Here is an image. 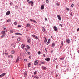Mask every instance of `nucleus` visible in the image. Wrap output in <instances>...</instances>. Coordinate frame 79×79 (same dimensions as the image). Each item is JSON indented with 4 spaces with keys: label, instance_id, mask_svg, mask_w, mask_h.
Wrapping results in <instances>:
<instances>
[{
    "label": "nucleus",
    "instance_id": "nucleus-1",
    "mask_svg": "<svg viewBox=\"0 0 79 79\" xmlns=\"http://www.w3.org/2000/svg\"><path fill=\"white\" fill-rule=\"evenodd\" d=\"M38 62H39V60H35L34 62V65H38Z\"/></svg>",
    "mask_w": 79,
    "mask_h": 79
},
{
    "label": "nucleus",
    "instance_id": "nucleus-2",
    "mask_svg": "<svg viewBox=\"0 0 79 79\" xmlns=\"http://www.w3.org/2000/svg\"><path fill=\"white\" fill-rule=\"evenodd\" d=\"M29 4L31 3V6H34V2L32 1H31L28 2Z\"/></svg>",
    "mask_w": 79,
    "mask_h": 79
},
{
    "label": "nucleus",
    "instance_id": "nucleus-3",
    "mask_svg": "<svg viewBox=\"0 0 79 79\" xmlns=\"http://www.w3.org/2000/svg\"><path fill=\"white\" fill-rule=\"evenodd\" d=\"M53 29L54 30V31H57V30H58V29H57V27H56V26H53Z\"/></svg>",
    "mask_w": 79,
    "mask_h": 79
},
{
    "label": "nucleus",
    "instance_id": "nucleus-4",
    "mask_svg": "<svg viewBox=\"0 0 79 79\" xmlns=\"http://www.w3.org/2000/svg\"><path fill=\"white\" fill-rule=\"evenodd\" d=\"M66 42L68 44H69L70 43V40L68 39H66Z\"/></svg>",
    "mask_w": 79,
    "mask_h": 79
},
{
    "label": "nucleus",
    "instance_id": "nucleus-5",
    "mask_svg": "<svg viewBox=\"0 0 79 79\" xmlns=\"http://www.w3.org/2000/svg\"><path fill=\"white\" fill-rule=\"evenodd\" d=\"M45 61H48V62L50 61V59L49 58H48L45 59Z\"/></svg>",
    "mask_w": 79,
    "mask_h": 79
},
{
    "label": "nucleus",
    "instance_id": "nucleus-6",
    "mask_svg": "<svg viewBox=\"0 0 79 79\" xmlns=\"http://www.w3.org/2000/svg\"><path fill=\"white\" fill-rule=\"evenodd\" d=\"M57 17L58 19L59 20V21H61V17L60 15H58Z\"/></svg>",
    "mask_w": 79,
    "mask_h": 79
},
{
    "label": "nucleus",
    "instance_id": "nucleus-7",
    "mask_svg": "<svg viewBox=\"0 0 79 79\" xmlns=\"http://www.w3.org/2000/svg\"><path fill=\"white\" fill-rule=\"evenodd\" d=\"M42 31L44 32L45 31V27H42Z\"/></svg>",
    "mask_w": 79,
    "mask_h": 79
},
{
    "label": "nucleus",
    "instance_id": "nucleus-8",
    "mask_svg": "<svg viewBox=\"0 0 79 79\" xmlns=\"http://www.w3.org/2000/svg\"><path fill=\"white\" fill-rule=\"evenodd\" d=\"M55 45V43H52V47H54Z\"/></svg>",
    "mask_w": 79,
    "mask_h": 79
},
{
    "label": "nucleus",
    "instance_id": "nucleus-9",
    "mask_svg": "<svg viewBox=\"0 0 79 79\" xmlns=\"http://www.w3.org/2000/svg\"><path fill=\"white\" fill-rule=\"evenodd\" d=\"M5 74H6V73H3L2 74L0 75V77H3V76H4Z\"/></svg>",
    "mask_w": 79,
    "mask_h": 79
},
{
    "label": "nucleus",
    "instance_id": "nucleus-10",
    "mask_svg": "<svg viewBox=\"0 0 79 79\" xmlns=\"http://www.w3.org/2000/svg\"><path fill=\"white\" fill-rule=\"evenodd\" d=\"M44 5H42L41 6V9L44 10Z\"/></svg>",
    "mask_w": 79,
    "mask_h": 79
},
{
    "label": "nucleus",
    "instance_id": "nucleus-11",
    "mask_svg": "<svg viewBox=\"0 0 79 79\" xmlns=\"http://www.w3.org/2000/svg\"><path fill=\"white\" fill-rule=\"evenodd\" d=\"M44 38L45 39V40H44V43L46 44L47 43V39L46 38V37H45L44 36Z\"/></svg>",
    "mask_w": 79,
    "mask_h": 79
},
{
    "label": "nucleus",
    "instance_id": "nucleus-12",
    "mask_svg": "<svg viewBox=\"0 0 79 79\" xmlns=\"http://www.w3.org/2000/svg\"><path fill=\"white\" fill-rule=\"evenodd\" d=\"M10 14V11H8L6 13V15H9Z\"/></svg>",
    "mask_w": 79,
    "mask_h": 79
},
{
    "label": "nucleus",
    "instance_id": "nucleus-13",
    "mask_svg": "<svg viewBox=\"0 0 79 79\" xmlns=\"http://www.w3.org/2000/svg\"><path fill=\"white\" fill-rule=\"evenodd\" d=\"M34 78H35V79H38L39 78V76H34Z\"/></svg>",
    "mask_w": 79,
    "mask_h": 79
},
{
    "label": "nucleus",
    "instance_id": "nucleus-14",
    "mask_svg": "<svg viewBox=\"0 0 79 79\" xmlns=\"http://www.w3.org/2000/svg\"><path fill=\"white\" fill-rule=\"evenodd\" d=\"M27 42L28 43H30V42H31V40L30 39L28 38L27 39Z\"/></svg>",
    "mask_w": 79,
    "mask_h": 79
},
{
    "label": "nucleus",
    "instance_id": "nucleus-15",
    "mask_svg": "<svg viewBox=\"0 0 79 79\" xmlns=\"http://www.w3.org/2000/svg\"><path fill=\"white\" fill-rule=\"evenodd\" d=\"M42 68L43 69H44V70H46V69H47V68H46V67L45 66H42Z\"/></svg>",
    "mask_w": 79,
    "mask_h": 79
},
{
    "label": "nucleus",
    "instance_id": "nucleus-16",
    "mask_svg": "<svg viewBox=\"0 0 79 79\" xmlns=\"http://www.w3.org/2000/svg\"><path fill=\"white\" fill-rule=\"evenodd\" d=\"M22 48H24V47H25V45H24V44H22Z\"/></svg>",
    "mask_w": 79,
    "mask_h": 79
},
{
    "label": "nucleus",
    "instance_id": "nucleus-17",
    "mask_svg": "<svg viewBox=\"0 0 79 79\" xmlns=\"http://www.w3.org/2000/svg\"><path fill=\"white\" fill-rule=\"evenodd\" d=\"M2 34H3V35H4V34H5V31H3L2 32Z\"/></svg>",
    "mask_w": 79,
    "mask_h": 79
},
{
    "label": "nucleus",
    "instance_id": "nucleus-18",
    "mask_svg": "<svg viewBox=\"0 0 79 79\" xmlns=\"http://www.w3.org/2000/svg\"><path fill=\"white\" fill-rule=\"evenodd\" d=\"M19 57H18L16 60V63L18 62V61H19Z\"/></svg>",
    "mask_w": 79,
    "mask_h": 79
},
{
    "label": "nucleus",
    "instance_id": "nucleus-19",
    "mask_svg": "<svg viewBox=\"0 0 79 79\" xmlns=\"http://www.w3.org/2000/svg\"><path fill=\"white\" fill-rule=\"evenodd\" d=\"M37 71H35L34 73V74L35 75V74H37Z\"/></svg>",
    "mask_w": 79,
    "mask_h": 79
},
{
    "label": "nucleus",
    "instance_id": "nucleus-20",
    "mask_svg": "<svg viewBox=\"0 0 79 79\" xmlns=\"http://www.w3.org/2000/svg\"><path fill=\"white\" fill-rule=\"evenodd\" d=\"M27 49H29L30 48V47H29L28 45L27 46Z\"/></svg>",
    "mask_w": 79,
    "mask_h": 79
},
{
    "label": "nucleus",
    "instance_id": "nucleus-21",
    "mask_svg": "<svg viewBox=\"0 0 79 79\" xmlns=\"http://www.w3.org/2000/svg\"><path fill=\"white\" fill-rule=\"evenodd\" d=\"M31 26V25H30V24H27L26 27H29V26Z\"/></svg>",
    "mask_w": 79,
    "mask_h": 79
},
{
    "label": "nucleus",
    "instance_id": "nucleus-22",
    "mask_svg": "<svg viewBox=\"0 0 79 79\" xmlns=\"http://www.w3.org/2000/svg\"><path fill=\"white\" fill-rule=\"evenodd\" d=\"M11 53L12 54H14V53H15V52L13 50L11 51Z\"/></svg>",
    "mask_w": 79,
    "mask_h": 79
},
{
    "label": "nucleus",
    "instance_id": "nucleus-23",
    "mask_svg": "<svg viewBox=\"0 0 79 79\" xmlns=\"http://www.w3.org/2000/svg\"><path fill=\"white\" fill-rule=\"evenodd\" d=\"M30 66H31V63H29L28 65V68H29V67H30Z\"/></svg>",
    "mask_w": 79,
    "mask_h": 79
},
{
    "label": "nucleus",
    "instance_id": "nucleus-24",
    "mask_svg": "<svg viewBox=\"0 0 79 79\" xmlns=\"http://www.w3.org/2000/svg\"><path fill=\"white\" fill-rule=\"evenodd\" d=\"M24 74L25 76H26V75H27V72H24Z\"/></svg>",
    "mask_w": 79,
    "mask_h": 79
},
{
    "label": "nucleus",
    "instance_id": "nucleus-25",
    "mask_svg": "<svg viewBox=\"0 0 79 79\" xmlns=\"http://www.w3.org/2000/svg\"><path fill=\"white\" fill-rule=\"evenodd\" d=\"M38 55H40V54H41V52H40V51H39L38 52Z\"/></svg>",
    "mask_w": 79,
    "mask_h": 79
},
{
    "label": "nucleus",
    "instance_id": "nucleus-26",
    "mask_svg": "<svg viewBox=\"0 0 79 79\" xmlns=\"http://www.w3.org/2000/svg\"><path fill=\"white\" fill-rule=\"evenodd\" d=\"M40 63L42 64H45V62H44L41 61Z\"/></svg>",
    "mask_w": 79,
    "mask_h": 79
},
{
    "label": "nucleus",
    "instance_id": "nucleus-27",
    "mask_svg": "<svg viewBox=\"0 0 79 79\" xmlns=\"http://www.w3.org/2000/svg\"><path fill=\"white\" fill-rule=\"evenodd\" d=\"M21 40V39H20V38H19L17 39V41H20V40Z\"/></svg>",
    "mask_w": 79,
    "mask_h": 79
},
{
    "label": "nucleus",
    "instance_id": "nucleus-28",
    "mask_svg": "<svg viewBox=\"0 0 79 79\" xmlns=\"http://www.w3.org/2000/svg\"><path fill=\"white\" fill-rule=\"evenodd\" d=\"M46 2L47 3H48V2H49V1H48V0H46Z\"/></svg>",
    "mask_w": 79,
    "mask_h": 79
},
{
    "label": "nucleus",
    "instance_id": "nucleus-29",
    "mask_svg": "<svg viewBox=\"0 0 79 79\" xmlns=\"http://www.w3.org/2000/svg\"><path fill=\"white\" fill-rule=\"evenodd\" d=\"M66 10L68 11H69L70 10L69 9V8H66Z\"/></svg>",
    "mask_w": 79,
    "mask_h": 79
},
{
    "label": "nucleus",
    "instance_id": "nucleus-30",
    "mask_svg": "<svg viewBox=\"0 0 79 79\" xmlns=\"http://www.w3.org/2000/svg\"><path fill=\"white\" fill-rule=\"evenodd\" d=\"M33 22H34V23H35V24H37V22H36V21H35V20H33Z\"/></svg>",
    "mask_w": 79,
    "mask_h": 79
},
{
    "label": "nucleus",
    "instance_id": "nucleus-31",
    "mask_svg": "<svg viewBox=\"0 0 79 79\" xmlns=\"http://www.w3.org/2000/svg\"><path fill=\"white\" fill-rule=\"evenodd\" d=\"M33 22H34V23H35V24H37V22H36V21H35V20H33Z\"/></svg>",
    "mask_w": 79,
    "mask_h": 79
},
{
    "label": "nucleus",
    "instance_id": "nucleus-32",
    "mask_svg": "<svg viewBox=\"0 0 79 79\" xmlns=\"http://www.w3.org/2000/svg\"><path fill=\"white\" fill-rule=\"evenodd\" d=\"M14 24H15V25H17V23L16 22H14Z\"/></svg>",
    "mask_w": 79,
    "mask_h": 79
},
{
    "label": "nucleus",
    "instance_id": "nucleus-33",
    "mask_svg": "<svg viewBox=\"0 0 79 79\" xmlns=\"http://www.w3.org/2000/svg\"><path fill=\"white\" fill-rule=\"evenodd\" d=\"M61 44L62 45V46H63V41H61Z\"/></svg>",
    "mask_w": 79,
    "mask_h": 79
},
{
    "label": "nucleus",
    "instance_id": "nucleus-34",
    "mask_svg": "<svg viewBox=\"0 0 79 79\" xmlns=\"http://www.w3.org/2000/svg\"><path fill=\"white\" fill-rule=\"evenodd\" d=\"M7 22H11V20H10V19H8V20H7Z\"/></svg>",
    "mask_w": 79,
    "mask_h": 79
},
{
    "label": "nucleus",
    "instance_id": "nucleus-35",
    "mask_svg": "<svg viewBox=\"0 0 79 79\" xmlns=\"http://www.w3.org/2000/svg\"><path fill=\"white\" fill-rule=\"evenodd\" d=\"M5 34H4V35H2L1 36V37L3 38V37H4V36H5Z\"/></svg>",
    "mask_w": 79,
    "mask_h": 79
},
{
    "label": "nucleus",
    "instance_id": "nucleus-36",
    "mask_svg": "<svg viewBox=\"0 0 79 79\" xmlns=\"http://www.w3.org/2000/svg\"><path fill=\"white\" fill-rule=\"evenodd\" d=\"M60 60H64V57H63L62 58H60Z\"/></svg>",
    "mask_w": 79,
    "mask_h": 79
},
{
    "label": "nucleus",
    "instance_id": "nucleus-37",
    "mask_svg": "<svg viewBox=\"0 0 79 79\" xmlns=\"http://www.w3.org/2000/svg\"><path fill=\"white\" fill-rule=\"evenodd\" d=\"M10 33H13V30H11L10 31Z\"/></svg>",
    "mask_w": 79,
    "mask_h": 79
},
{
    "label": "nucleus",
    "instance_id": "nucleus-38",
    "mask_svg": "<svg viewBox=\"0 0 79 79\" xmlns=\"http://www.w3.org/2000/svg\"><path fill=\"white\" fill-rule=\"evenodd\" d=\"M71 7H73V6H74V4L73 3L71 5Z\"/></svg>",
    "mask_w": 79,
    "mask_h": 79
},
{
    "label": "nucleus",
    "instance_id": "nucleus-39",
    "mask_svg": "<svg viewBox=\"0 0 79 79\" xmlns=\"http://www.w3.org/2000/svg\"><path fill=\"white\" fill-rule=\"evenodd\" d=\"M45 21H47V18L45 17Z\"/></svg>",
    "mask_w": 79,
    "mask_h": 79
},
{
    "label": "nucleus",
    "instance_id": "nucleus-40",
    "mask_svg": "<svg viewBox=\"0 0 79 79\" xmlns=\"http://www.w3.org/2000/svg\"><path fill=\"white\" fill-rule=\"evenodd\" d=\"M30 21H31L32 22L33 21V20H32L31 19H30Z\"/></svg>",
    "mask_w": 79,
    "mask_h": 79
},
{
    "label": "nucleus",
    "instance_id": "nucleus-41",
    "mask_svg": "<svg viewBox=\"0 0 79 79\" xmlns=\"http://www.w3.org/2000/svg\"><path fill=\"white\" fill-rule=\"evenodd\" d=\"M70 16H73V13H72V12H71L70 13Z\"/></svg>",
    "mask_w": 79,
    "mask_h": 79
},
{
    "label": "nucleus",
    "instance_id": "nucleus-42",
    "mask_svg": "<svg viewBox=\"0 0 79 79\" xmlns=\"http://www.w3.org/2000/svg\"><path fill=\"white\" fill-rule=\"evenodd\" d=\"M15 35H19V33H15Z\"/></svg>",
    "mask_w": 79,
    "mask_h": 79
},
{
    "label": "nucleus",
    "instance_id": "nucleus-43",
    "mask_svg": "<svg viewBox=\"0 0 79 79\" xmlns=\"http://www.w3.org/2000/svg\"><path fill=\"white\" fill-rule=\"evenodd\" d=\"M43 56L44 57H45L46 56H45V55L44 54H43Z\"/></svg>",
    "mask_w": 79,
    "mask_h": 79
},
{
    "label": "nucleus",
    "instance_id": "nucleus-44",
    "mask_svg": "<svg viewBox=\"0 0 79 79\" xmlns=\"http://www.w3.org/2000/svg\"><path fill=\"white\" fill-rule=\"evenodd\" d=\"M18 27H21V25H18Z\"/></svg>",
    "mask_w": 79,
    "mask_h": 79
},
{
    "label": "nucleus",
    "instance_id": "nucleus-45",
    "mask_svg": "<svg viewBox=\"0 0 79 79\" xmlns=\"http://www.w3.org/2000/svg\"><path fill=\"white\" fill-rule=\"evenodd\" d=\"M56 5H57V6H59V5H60L59 4V3H57Z\"/></svg>",
    "mask_w": 79,
    "mask_h": 79
},
{
    "label": "nucleus",
    "instance_id": "nucleus-46",
    "mask_svg": "<svg viewBox=\"0 0 79 79\" xmlns=\"http://www.w3.org/2000/svg\"><path fill=\"white\" fill-rule=\"evenodd\" d=\"M10 56L11 58H13V55H10Z\"/></svg>",
    "mask_w": 79,
    "mask_h": 79
},
{
    "label": "nucleus",
    "instance_id": "nucleus-47",
    "mask_svg": "<svg viewBox=\"0 0 79 79\" xmlns=\"http://www.w3.org/2000/svg\"><path fill=\"white\" fill-rule=\"evenodd\" d=\"M32 36L33 37H35V36L34 35H33Z\"/></svg>",
    "mask_w": 79,
    "mask_h": 79
},
{
    "label": "nucleus",
    "instance_id": "nucleus-48",
    "mask_svg": "<svg viewBox=\"0 0 79 79\" xmlns=\"http://www.w3.org/2000/svg\"><path fill=\"white\" fill-rule=\"evenodd\" d=\"M29 58H30V59H31V56H29Z\"/></svg>",
    "mask_w": 79,
    "mask_h": 79
},
{
    "label": "nucleus",
    "instance_id": "nucleus-49",
    "mask_svg": "<svg viewBox=\"0 0 79 79\" xmlns=\"http://www.w3.org/2000/svg\"><path fill=\"white\" fill-rule=\"evenodd\" d=\"M35 39H38V37L37 36H35Z\"/></svg>",
    "mask_w": 79,
    "mask_h": 79
},
{
    "label": "nucleus",
    "instance_id": "nucleus-50",
    "mask_svg": "<svg viewBox=\"0 0 79 79\" xmlns=\"http://www.w3.org/2000/svg\"><path fill=\"white\" fill-rule=\"evenodd\" d=\"M19 35H22V34H21L20 33H19Z\"/></svg>",
    "mask_w": 79,
    "mask_h": 79
},
{
    "label": "nucleus",
    "instance_id": "nucleus-51",
    "mask_svg": "<svg viewBox=\"0 0 79 79\" xmlns=\"http://www.w3.org/2000/svg\"><path fill=\"white\" fill-rule=\"evenodd\" d=\"M60 26H61V27H63V25L62 24H60Z\"/></svg>",
    "mask_w": 79,
    "mask_h": 79
},
{
    "label": "nucleus",
    "instance_id": "nucleus-52",
    "mask_svg": "<svg viewBox=\"0 0 79 79\" xmlns=\"http://www.w3.org/2000/svg\"><path fill=\"white\" fill-rule=\"evenodd\" d=\"M51 53H53V50H52L51 51Z\"/></svg>",
    "mask_w": 79,
    "mask_h": 79
},
{
    "label": "nucleus",
    "instance_id": "nucleus-53",
    "mask_svg": "<svg viewBox=\"0 0 79 79\" xmlns=\"http://www.w3.org/2000/svg\"><path fill=\"white\" fill-rule=\"evenodd\" d=\"M24 61H27V59H24Z\"/></svg>",
    "mask_w": 79,
    "mask_h": 79
},
{
    "label": "nucleus",
    "instance_id": "nucleus-54",
    "mask_svg": "<svg viewBox=\"0 0 79 79\" xmlns=\"http://www.w3.org/2000/svg\"><path fill=\"white\" fill-rule=\"evenodd\" d=\"M58 77V74H56V77Z\"/></svg>",
    "mask_w": 79,
    "mask_h": 79
},
{
    "label": "nucleus",
    "instance_id": "nucleus-55",
    "mask_svg": "<svg viewBox=\"0 0 79 79\" xmlns=\"http://www.w3.org/2000/svg\"><path fill=\"white\" fill-rule=\"evenodd\" d=\"M25 53H26V54L28 53V52H27V51H26L25 52Z\"/></svg>",
    "mask_w": 79,
    "mask_h": 79
},
{
    "label": "nucleus",
    "instance_id": "nucleus-56",
    "mask_svg": "<svg viewBox=\"0 0 79 79\" xmlns=\"http://www.w3.org/2000/svg\"><path fill=\"white\" fill-rule=\"evenodd\" d=\"M15 8H18V6H15Z\"/></svg>",
    "mask_w": 79,
    "mask_h": 79
},
{
    "label": "nucleus",
    "instance_id": "nucleus-57",
    "mask_svg": "<svg viewBox=\"0 0 79 79\" xmlns=\"http://www.w3.org/2000/svg\"><path fill=\"white\" fill-rule=\"evenodd\" d=\"M49 44V43H47L46 44V45H48Z\"/></svg>",
    "mask_w": 79,
    "mask_h": 79
},
{
    "label": "nucleus",
    "instance_id": "nucleus-58",
    "mask_svg": "<svg viewBox=\"0 0 79 79\" xmlns=\"http://www.w3.org/2000/svg\"><path fill=\"white\" fill-rule=\"evenodd\" d=\"M10 5H12V4H13V3L12 2H11L10 3Z\"/></svg>",
    "mask_w": 79,
    "mask_h": 79
},
{
    "label": "nucleus",
    "instance_id": "nucleus-59",
    "mask_svg": "<svg viewBox=\"0 0 79 79\" xmlns=\"http://www.w3.org/2000/svg\"><path fill=\"white\" fill-rule=\"evenodd\" d=\"M50 39H49L48 40V42H50Z\"/></svg>",
    "mask_w": 79,
    "mask_h": 79
},
{
    "label": "nucleus",
    "instance_id": "nucleus-60",
    "mask_svg": "<svg viewBox=\"0 0 79 79\" xmlns=\"http://www.w3.org/2000/svg\"><path fill=\"white\" fill-rule=\"evenodd\" d=\"M28 55H30L31 54V53L30 52H29L28 53Z\"/></svg>",
    "mask_w": 79,
    "mask_h": 79
},
{
    "label": "nucleus",
    "instance_id": "nucleus-61",
    "mask_svg": "<svg viewBox=\"0 0 79 79\" xmlns=\"http://www.w3.org/2000/svg\"><path fill=\"white\" fill-rule=\"evenodd\" d=\"M10 56L8 55V58H10Z\"/></svg>",
    "mask_w": 79,
    "mask_h": 79
},
{
    "label": "nucleus",
    "instance_id": "nucleus-62",
    "mask_svg": "<svg viewBox=\"0 0 79 79\" xmlns=\"http://www.w3.org/2000/svg\"><path fill=\"white\" fill-rule=\"evenodd\" d=\"M25 54H24V53H23V55H25Z\"/></svg>",
    "mask_w": 79,
    "mask_h": 79
},
{
    "label": "nucleus",
    "instance_id": "nucleus-63",
    "mask_svg": "<svg viewBox=\"0 0 79 79\" xmlns=\"http://www.w3.org/2000/svg\"><path fill=\"white\" fill-rule=\"evenodd\" d=\"M77 5L78 6H79V3H78Z\"/></svg>",
    "mask_w": 79,
    "mask_h": 79
},
{
    "label": "nucleus",
    "instance_id": "nucleus-64",
    "mask_svg": "<svg viewBox=\"0 0 79 79\" xmlns=\"http://www.w3.org/2000/svg\"><path fill=\"white\" fill-rule=\"evenodd\" d=\"M77 52H78V53H79V50Z\"/></svg>",
    "mask_w": 79,
    "mask_h": 79
}]
</instances>
